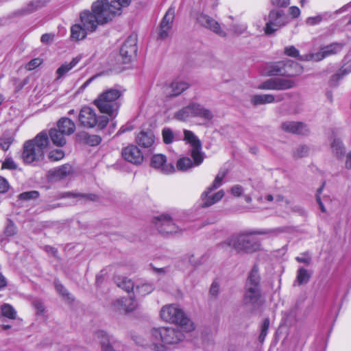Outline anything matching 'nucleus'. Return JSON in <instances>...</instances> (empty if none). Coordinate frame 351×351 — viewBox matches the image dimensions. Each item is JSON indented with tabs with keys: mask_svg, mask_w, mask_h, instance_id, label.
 I'll use <instances>...</instances> for the list:
<instances>
[{
	"mask_svg": "<svg viewBox=\"0 0 351 351\" xmlns=\"http://www.w3.org/2000/svg\"><path fill=\"white\" fill-rule=\"evenodd\" d=\"M130 1H94L90 10L83 12L89 19L90 27L104 25L111 22L116 16L121 14L123 9L129 6Z\"/></svg>",
	"mask_w": 351,
	"mask_h": 351,
	"instance_id": "obj_1",
	"label": "nucleus"
},
{
	"mask_svg": "<svg viewBox=\"0 0 351 351\" xmlns=\"http://www.w3.org/2000/svg\"><path fill=\"white\" fill-rule=\"evenodd\" d=\"M146 337L147 339L141 343L143 346L153 351H167L169 346L183 341L184 335L176 328L167 326L152 328Z\"/></svg>",
	"mask_w": 351,
	"mask_h": 351,
	"instance_id": "obj_2",
	"label": "nucleus"
},
{
	"mask_svg": "<svg viewBox=\"0 0 351 351\" xmlns=\"http://www.w3.org/2000/svg\"><path fill=\"white\" fill-rule=\"evenodd\" d=\"M275 230H246L232 236L225 243L238 252L253 253L261 249L260 242L254 238V235L271 234Z\"/></svg>",
	"mask_w": 351,
	"mask_h": 351,
	"instance_id": "obj_3",
	"label": "nucleus"
},
{
	"mask_svg": "<svg viewBox=\"0 0 351 351\" xmlns=\"http://www.w3.org/2000/svg\"><path fill=\"white\" fill-rule=\"evenodd\" d=\"M48 144V135L45 132H41L33 139L26 141L23 146L21 154L23 161L26 164L41 161L44 158V150Z\"/></svg>",
	"mask_w": 351,
	"mask_h": 351,
	"instance_id": "obj_4",
	"label": "nucleus"
},
{
	"mask_svg": "<svg viewBox=\"0 0 351 351\" xmlns=\"http://www.w3.org/2000/svg\"><path fill=\"white\" fill-rule=\"evenodd\" d=\"M160 316L164 322L178 325L186 332H191L195 328L192 320L176 304L163 306L160 311Z\"/></svg>",
	"mask_w": 351,
	"mask_h": 351,
	"instance_id": "obj_5",
	"label": "nucleus"
},
{
	"mask_svg": "<svg viewBox=\"0 0 351 351\" xmlns=\"http://www.w3.org/2000/svg\"><path fill=\"white\" fill-rule=\"evenodd\" d=\"M121 93L116 88H110L100 93L94 100L93 104L98 110L110 117H115L119 109L117 99L121 97Z\"/></svg>",
	"mask_w": 351,
	"mask_h": 351,
	"instance_id": "obj_6",
	"label": "nucleus"
},
{
	"mask_svg": "<svg viewBox=\"0 0 351 351\" xmlns=\"http://www.w3.org/2000/svg\"><path fill=\"white\" fill-rule=\"evenodd\" d=\"M78 119L80 124L88 128L97 127L99 129H103L109 121L108 117L97 116L95 110L88 106H84L80 110Z\"/></svg>",
	"mask_w": 351,
	"mask_h": 351,
	"instance_id": "obj_7",
	"label": "nucleus"
},
{
	"mask_svg": "<svg viewBox=\"0 0 351 351\" xmlns=\"http://www.w3.org/2000/svg\"><path fill=\"white\" fill-rule=\"evenodd\" d=\"M265 20L266 23L263 30L267 36L274 34L279 29L286 26L289 23L288 17L281 10H271Z\"/></svg>",
	"mask_w": 351,
	"mask_h": 351,
	"instance_id": "obj_8",
	"label": "nucleus"
},
{
	"mask_svg": "<svg viewBox=\"0 0 351 351\" xmlns=\"http://www.w3.org/2000/svg\"><path fill=\"white\" fill-rule=\"evenodd\" d=\"M343 46L342 43H333L324 45L319 48V51L304 55L300 59L303 61L319 62L329 56L339 53L343 50Z\"/></svg>",
	"mask_w": 351,
	"mask_h": 351,
	"instance_id": "obj_9",
	"label": "nucleus"
},
{
	"mask_svg": "<svg viewBox=\"0 0 351 351\" xmlns=\"http://www.w3.org/2000/svg\"><path fill=\"white\" fill-rule=\"evenodd\" d=\"M86 15L83 11L80 14V24H75L71 27V38L72 40H82L86 38L88 34H91L97 31L95 27H90L88 23L89 19H86Z\"/></svg>",
	"mask_w": 351,
	"mask_h": 351,
	"instance_id": "obj_10",
	"label": "nucleus"
},
{
	"mask_svg": "<svg viewBox=\"0 0 351 351\" xmlns=\"http://www.w3.org/2000/svg\"><path fill=\"white\" fill-rule=\"evenodd\" d=\"M174 19L175 7L171 6L165 12L156 29V38L158 39L165 40L171 36Z\"/></svg>",
	"mask_w": 351,
	"mask_h": 351,
	"instance_id": "obj_11",
	"label": "nucleus"
},
{
	"mask_svg": "<svg viewBox=\"0 0 351 351\" xmlns=\"http://www.w3.org/2000/svg\"><path fill=\"white\" fill-rule=\"evenodd\" d=\"M183 140L192 147L191 156L195 166L199 165L204 160L203 154L201 152L202 143L198 137L191 130H184Z\"/></svg>",
	"mask_w": 351,
	"mask_h": 351,
	"instance_id": "obj_12",
	"label": "nucleus"
},
{
	"mask_svg": "<svg viewBox=\"0 0 351 351\" xmlns=\"http://www.w3.org/2000/svg\"><path fill=\"white\" fill-rule=\"evenodd\" d=\"M196 21L203 27L211 31L220 37L227 36V32L222 25L215 19L203 12L197 13L195 16Z\"/></svg>",
	"mask_w": 351,
	"mask_h": 351,
	"instance_id": "obj_13",
	"label": "nucleus"
},
{
	"mask_svg": "<svg viewBox=\"0 0 351 351\" xmlns=\"http://www.w3.org/2000/svg\"><path fill=\"white\" fill-rule=\"evenodd\" d=\"M154 223L159 232L162 234H176L180 231V228L167 215H162L154 219Z\"/></svg>",
	"mask_w": 351,
	"mask_h": 351,
	"instance_id": "obj_14",
	"label": "nucleus"
},
{
	"mask_svg": "<svg viewBox=\"0 0 351 351\" xmlns=\"http://www.w3.org/2000/svg\"><path fill=\"white\" fill-rule=\"evenodd\" d=\"M136 51V38L132 37L128 38L120 49V56L123 63L127 64L132 62L135 58Z\"/></svg>",
	"mask_w": 351,
	"mask_h": 351,
	"instance_id": "obj_15",
	"label": "nucleus"
},
{
	"mask_svg": "<svg viewBox=\"0 0 351 351\" xmlns=\"http://www.w3.org/2000/svg\"><path fill=\"white\" fill-rule=\"evenodd\" d=\"M151 165L160 173L169 175L175 172V167L172 163L167 162L166 156L163 154H155L151 160Z\"/></svg>",
	"mask_w": 351,
	"mask_h": 351,
	"instance_id": "obj_16",
	"label": "nucleus"
},
{
	"mask_svg": "<svg viewBox=\"0 0 351 351\" xmlns=\"http://www.w3.org/2000/svg\"><path fill=\"white\" fill-rule=\"evenodd\" d=\"M121 155L124 160L134 165L141 164L144 158L141 151L134 145L123 148Z\"/></svg>",
	"mask_w": 351,
	"mask_h": 351,
	"instance_id": "obj_17",
	"label": "nucleus"
},
{
	"mask_svg": "<svg viewBox=\"0 0 351 351\" xmlns=\"http://www.w3.org/2000/svg\"><path fill=\"white\" fill-rule=\"evenodd\" d=\"M215 190L207 187L201 195V206L207 208L220 201L224 196V191L219 190L213 193Z\"/></svg>",
	"mask_w": 351,
	"mask_h": 351,
	"instance_id": "obj_18",
	"label": "nucleus"
},
{
	"mask_svg": "<svg viewBox=\"0 0 351 351\" xmlns=\"http://www.w3.org/2000/svg\"><path fill=\"white\" fill-rule=\"evenodd\" d=\"M250 184L247 183L237 184L232 186L230 193L235 197H243L245 203L250 204L252 202V190H250Z\"/></svg>",
	"mask_w": 351,
	"mask_h": 351,
	"instance_id": "obj_19",
	"label": "nucleus"
},
{
	"mask_svg": "<svg viewBox=\"0 0 351 351\" xmlns=\"http://www.w3.org/2000/svg\"><path fill=\"white\" fill-rule=\"evenodd\" d=\"M283 99L284 95L281 94L276 96L272 94H256L250 97V102L254 106L278 103Z\"/></svg>",
	"mask_w": 351,
	"mask_h": 351,
	"instance_id": "obj_20",
	"label": "nucleus"
},
{
	"mask_svg": "<svg viewBox=\"0 0 351 351\" xmlns=\"http://www.w3.org/2000/svg\"><path fill=\"white\" fill-rule=\"evenodd\" d=\"M281 129L292 134L306 135L308 133L309 130L307 125L300 121H286L282 123Z\"/></svg>",
	"mask_w": 351,
	"mask_h": 351,
	"instance_id": "obj_21",
	"label": "nucleus"
},
{
	"mask_svg": "<svg viewBox=\"0 0 351 351\" xmlns=\"http://www.w3.org/2000/svg\"><path fill=\"white\" fill-rule=\"evenodd\" d=\"M189 88V84L182 81L173 82L162 88L164 95L167 97H176L180 95Z\"/></svg>",
	"mask_w": 351,
	"mask_h": 351,
	"instance_id": "obj_22",
	"label": "nucleus"
},
{
	"mask_svg": "<svg viewBox=\"0 0 351 351\" xmlns=\"http://www.w3.org/2000/svg\"><path fill=\"white\" fill-rule=\"evenodd\" d=\"M116 310L119 312H131L134 311L138 304L134 298H121L117 300L113 304Z\"/></svg>",
	"mask_w": 351,
	"mask_h": 351,
	"instance_id": "obj_23",
	"label": "nucleus"
},
{
	"mask_svg": "<svg viewBox=\"0 0 351 351\" xmlns=\"http://www.w3.org/2000/svg\"><path fill=\"white\" fill-rule=\"evenodd\" d=\"M264 199L267 202H274L279 207L284 209L287 213L293 210L291 201L281 195H276L274 196L271 194H267L265 195Z\"/></svg>",
	"mask_w": 351,
	"mask_h": 351,
	"instance_id": "obj_24",
	"label": "nucleus"
},
{
	"mask_svg": "<svg viewBox=\"0 0 351 351\" xmlns=\"http://www.w3.org/2000/svg\"><path fill=\"white\" fill-rule=\"evenodd\" d=\"M135 141L142 147L149 148L155 142V136L152 130H142L136 134Z\"/></svg>",
	"mask_w": 351,
	"mask_h": 351,
	"instance_id": "obj_25",
	"label": "nucleus"
},
{
	"mask_svg": "<svg viewBox=\"0 0 351 351\" xmlns=\"http://www.w3.org/2000/svg\"><path fill=\"white\" fill-rule=\"evenodd\" d=\"M261 298L260 286L245 285V302L255 304Z\"/></svg>",
	"mask_w": 351,
	"mask_h": 351,
	"instance_id": "obj_26",
	"label": "nucleus"
},
{
	"mask_svg": "<svg viewBox=\"0 0 351 351\" xmlns=\"http://www.w3.org/2000/svg\"><path fill=\"white\" fill-rule=\"evenodd\" d=\"M81 58L77 56L72 59L70 62H64L57 70L56 78L58 81L62 77L65 76L70 71H71L80 61Z\"/></svg>",
	"mask_w": 351,
	"mask_h": 351,
	"instance_id": "obj_27",
	"label": "nucleus"
},
{
	"mask_svg": "<svg viewBox=\"0 0 351 351\" xmlns=\"http://www.w3.org/2000/svg\"><path fill=\"white\" fill-rule=\"evenodd\" d=\"M114 281L117 287L128 293L134 292L135 283L128 278L120 275L114 277Z\"/></svg>",
	"mask_w": 351,
	"mask_h": 351,
	"instance_id": "obj_28",
	"label": "nucleus"
},
{
	"mask_svg": "<svg viewBox=\"0 0 351 351\" xmlns=\"http://www.w3.org/2000/svg\"><path fill=\"white\" fill-rule=\"evenodd\" d=\"M154 290V285L149 282H136L134 293L137 296H145L150 294Z\"/></svg>",
	"mask_w": 351,
	"mask_h": 351,
	"instance_id": "obj_29",
	"label": "nucleus"
},
{
	"mask_svg": "<svg viewBox=\"0 0 351 351\" xmlns=\"http://www.w3.org/2000/svg\"><path fill=\"white\" fill-rule=\"evenodd\" d=\"M284 75L294 77L299 75L303 71L302 66L293 60H287L285 64Z\"/></svg>",
	"mask_w": 351,
	"mask_h": 351,
	"instance_id": "obj_30",
	"label": "nucleus"
},
{
	"mask_svg": "<svg viewBox=\"0 0 351 351\" xmlns=\"http://www.w3.org/2000/svg\"><path fill=\"white\" fill-rule=\"evenodd\" d=\"M58 128L66 135H71L75 131V124L66 117L61 118L57 124Z\"/></svg>",
	"mask_w": 351,
	"mask_h": 351,
	"instance_id": "obj_31",
	"label": "nucleus"
},
{
	"mask_svg": "<svg viewBox=\"0 0 351 351\" xmlns=\"http://www.w3.org/2000/svg\"><path fill=\"white\" fill-rule=\"evenodd\" d=\"M193 117H199L206 121H210L213 117L212 112L199 104L192 103Z\"/></svg>",
	"mask_w": 351,
	"mask_h": 351,
	"instance_id": "obj_32",
	"label": "nucleus"
},
{
	"mask_svg": "<svg viewBox=\"0 0 351 351\" xmlns=\"http://www.w3.org/2000/svg\"><path fill=\"white\" fill-rule=\"evenodd\" d=\"M49 135L53 143L56 146L62 147L66 144V141L64 137L66 134H63L58 128L51 129Z\"/></svg>",
	"mask_w": 351,
	"mask_h": 351,
	"instance_id": "obj_33",
	"label": "nucleus"
},
{
	"mask_svg": "<svg viewBox=\"0 0 351 351\" xmlns=\"http://www.w3.org/2000/svg\"><path fill=\"white\" fill-rule=\"evenodd\" d=\"M276 90H283L292 88L295 86V82L292 79L282 77L275 78Z\"/></svg>",
	"mask_w": 351,
	"mask_h": 351,
	"instance_id": "obj_34",
	"label": "nucleus"
},
{
	"mask_svg": "<svg viewBox=\"0 0 351 351\" xmlns=\"http://www.w3.org/2000/svg\"><path fill=\"white\" fill-rule=\"evenodd\" d=\"M331 152L337 158H342L345 154V147L339 138H333L330 144Z\"/></svg>",
	"mask_w": 351,
	"mask_h": 351,
	"instance_id": "obj_35",
	"label": "nucleus"
},
{
	"mask_svg": "<svg viewBox=\"0 0 351 351\" xmlns=\"http://www.w3.org/2000/svg\"><path fill=\"white\" fill-rule=\"evenodd\" d=\"M192 103L175 113V118L181 121H185L193 117Z\"/></svg>",
	"mask_w": 351,
	"mask_h": 351,
	"instance_id": "obj_36",
	"label": "nucleus"
},
{
	"mask_svg": "<svg viewBox=\"0 0 351 351\" xmlns=\"http://www.w3.org/2000/svg\"><path fill=\"white\" fill-rule=\"evenodd\" d=\"M100 344L101 351H117L115 342L111 341L108 335L101 336Z\"/></svg>",
	"mask_w": 351,
	"mask_h": 351,
	"instance_id": "obj_37",
	"label": "nucleus"
},
{
	"mask_svg": "<svg viewBox=\"0 0 351 351\" xmlns=\"http://www.w3.org/2000/svg\"><path fill=\"white\" fill-rule=\"evenodd\" d=\"M71 171V167L69 165H64L54 169L53 171V176L56 179L61 180L69 175Z\"/></svg>",
	"mask_w": 351,
	"mask_h": 351,
	"instance_id": "obj_38",
	"label": "nucleus"
},
{
	"mask_svg": "<svg viewBox=\"0 0 351 351\" xmlns=\"http://www.w3.org/2000/svg\"><path fill=\"white\" fill-rule=\"evenodd\" d=\"M245 285L260 286V276L256 265H254L252 269Z\"/></svg>",
	"mask_w": 351,
	"mask_h": 351,
	"instance_id": "obj_39",
	"label": "nucleus"
},
{
	"mask_svg": "<svg viewBox=\"0 0 351 351\" xmlns=\"http://www.w3.org/2000/svg\"><path fill=\"white\" fill-rule=\"evenodd\" d=\"M247 25L246 23L238 22L233 23L230 27V32L234 35L239 36L247 32Z\"/></svg>",
	"mask_w": 351,
	"mask_h": 351,
	"instance_id": "obj_40",
	"label": "nucleus"
},
{
	"mask_svg": "<svg viewBox=\"0 0 351 351\" xmlns=\"http://www.w3.org/2000/svg\"><path fill=\"white\" fill-rule=\"evenodd\" d=\"M311 274L306 269L300 267L298 270L296 282L299 285L306 284L310 279Z\"/></svg>",
	"mask_w": 351,
	"mask_h": 351,
	"instance_id": "obj_41",
	"label": "nucleus"
},
{
	"mask_svg": "<svg viewBox=\"0 0 351 351\" xmlns=\"http://www.w3.org/2000/svg\"><path fill=\"white\" fill-rule=\"evenodd\" d=\"M193 165H195V162L193 163L189 158L183 157L177 161L176 167L179 171H185L191 168Z\"/></svg>",
	"mask_w": 351,
	"mask_h": 351,
	"instance_id": "obj_42",
	"label": "nucleus"
},
{
	"mask_svg": "<svg viewBox=\"0 0 351 351\" xmlns=\"http://www.w3.org/2000/svg\"><path fill=\"white\" fill-rule=\"evenodd\" d=\"M285 62H278L271 66L269 71L270 75H284Z\"/></svg>",
	"mask_w": 351,
	"mask_h": 351,
	"instance_id": "obj_43",
	"label": "nucleus"
},
{
	"mask_svg": "<svg viewBox=\"0 0 351 351\" xmlns=\"http://www.w3.org/2000/svg\"><path fill=\"white\" fill-rule=\"evenodd\" d=\"M310 149L307 145H301L297 147L293 151V157L301 158L308 156Z\"/></svg>",
	"mask_w": 351,
	"mask_h": 351,
	"instance_id": "obj_44",
	"label": "nucleus"
},
{
	"mask_svg": "<svg viewBox=\"0 0 351 351\" xmlns=\"http://www.w3.org/2000/svg\"><path fill=\"white\" fill-rule=\"evenodd\" d=\"M14 141V137L10 134H3L0 138V147L3 150H8Z\"/></svg>",
	"mask_w": 351,
	"mask_h": 351,
	"instance_id": "obj_45",
	"label": "nucleus"
},
{
	"mask_svg": "<svg viewBox=\"0 0 351 351\" xmlns=\"http://www.w3.org/2000/svg\"><path fill=\"white\" fill-rule=\"evenodd\" d=\"M226 176V171L225 170H221L219 171L217 175L216 176L213 184L209 186V188H211L214 190H216L219 187H220L222 184V180Z\"/></svg>",
	"mask_w": 351,
	"mask_h": 351,
	"instance_id": "obj_46",
	"label": "nucleus"
},
{
	"mask_svg": "<svg viewBox=\"0 0 351 351\" xmlns=\"http://www.w3.org/2000/svg\"><path fill=\"white\" fill-rule=\"evenodd\" d=\"M2 315L9 319H15L16 316V312L14 308L10 304H4L1 307Z\"/></svg>",
	"mask_w": 351,
	"mask_h": 351,
	"instance_id": "obj_47",
	"label": "nucleus"
},
{
	"mask_svg": "<svg viewBox=\"0 0 351 351\" xmlns=\"http://www.w3.org/2000/svg\"><path fill=\"white\" fill-rule=\"evenodd\" d=\"M162 135L165 144H170L174 140V134L170 128H164L162 131Z\"/></svg>",
	"mask_w": 351,
	"mask_h": 351,
	"instance_id": "obj_48",
	"label": "nucleus"
},
{
	"mask_svg": "<svg viewBox=\"0 0 351 351\" xmlns=\"http://www.w3.org/2000/svg\"><path fill=\"white\" fill-rule=\"evenodd\" d=\"M64 156V152L61 149L51 150L48 154L49 158L52 161H58L62 159Z\"/></svg>",
	"mask_w": 351,
	"mask_h": 351,
	"instance_id": "obj_49",
	"label": "nucleus"
},
{
	"mask_svg": "<svg viewBox=\"0 0 351 351\" xmlns=\"http://www.w3.org/2000/svg\"><path fill=\"white\" fill-rule=\"evenodd\" d=\"M275 84V78H271L260 84L257 88L259 90H276Z\"/></svg>",
	"mask_w": 351,
	"mask_h": 351,
	"instance_id": "obj_50",
	"label": "nucleus"
},
{
	"mask_svg": "<svg viewBox=\"0 0 351 351\" xmlns=\"http://www.w3.org/2000/svg\"><path fill=\"white\" fill-rule=\"evenodd\" d=\"M269 326V321L268 319H265L261 326V331L259 335L258 339L260 342H263L268 332Z\"/></svg>",
	"mask_w": 351,
	"mask_h": 351,
	"instance_id": "obj_51",
	"label": "nucleus"
},
{
	"mask_svg": "<svg viewBox=\"0 0 351 351\" xmlns=\"http://www.w3.org/2000/svg\"><path fill=\"white\" fill-rule=\"evenodd\" d=\"M295 260L299 263H302L306 265H308L311 263L312 258L311 255L309 253L306 252L304 254H301L300 256L295 257Z\"/></svg>",
	"mask_w": 351,
	"mask_h": 351,
	"instance_id": "obj_52",
	"label": "nucleus"
},
{
	"mask_svg": "<svg viewBox=\"0 0 351 351\" xmlns=\"http://www.w3.org/2000/svg\"><path fill=\"white\" fill-rule=\"evenodd\" d=\"M322 19L323 18L322 15L310 16L305 20V23L308 26H314L319 24L322 22Z\"/></svg>",
	"mask_w": 351,
	"mask_h": 351,
	"instance_id": "obj_53",
	"label": "nucleus"
},
{
	"mask_svg": "<svg viewBox=\"0 0 351 351\" xmlns=\"http://www.w3.org/2000/svg\"><path fill=\"white\" fill-rule=\"evenodd\" d=\"M17 168V165L12 158H6L2 164V169L14 170Z\"/></svg>",
	"mask_w": 351,
	"mask_h": 351,
	"instance_id": "obj_54",
	"label": "nucleus"
},
{
	"mask_svg": "<svg viewBox=\"0 0 351 351\" xmlns=\"http://www.w3.org/2000/svg\"><path fill=\"white\" fill-rule=\"evenodd\" d=\"M345 64L342 67V70L344 73H349L351 71V50L344 58Z\"/></svg>",
	"mask_w": 351,
	"mask_h": 351,
	"instance_id": "obj_55",
	"label": "nucleus"
},
{
	"mask_svg": "<svg viewBox=\"0 0 351 351\" xmlns=\"http://www.w3.org/2000/svg\"><path fill=\"white\" fill-rule=\"evenodd\" d=\"M56 289L58 293H60L63 298H66L67 300H72L69 297V294L67 292V290L63 287V285L59 282H56L55 284Z\"/></svg>",
	"mask_w": 351,
	"mask_h": 351,
	"instance_id": "obj_56",
	"label": "nucleus"
},
{
	"mask_svg": "<svg viewBox=\"0 0 351 351\" xmlns=\"http://www.w3.org/2000/svg\"><path fill=\"white\" fill-rule=\"evenodd\" d=\"M38 197V193L36 191L25 192L19 195V198L21 199H30Z\"/></svg>",
	"mask_w": 351,
	"mask_h": 351,
	"instance_id": "obj_57",
	"label": "nucleus"
},
{
	"mask_svg": "<svg viewBox=\"0 0 351 351\" xmlns=\"http://www.w3.org/2000/svg\"><path fill=\"white\" fill-rule=\"evenodd\" d=\"M4 232L5 235L8 237L14 235L16 232V226L13 223L9 222L5 227Z\"/></svg>",
	"mask_w": 351,
	"mask_h": 351,
	"instance_id": "obj_58",
	"label": "nucleus"
},
{
	"mask_svg": "<svg viewBox=\"0 0 351 351\" xmlns=\"http://www.w3.org/2000/svg\"><path fill=\"white\" fill-rule=\"evenodd\" d=\"M286 55L291 57H298L299 51L293 46H289L285 48Z\"/></svg>",
	"mask_w": 351,
	"mask_h": 351,
	"instance_id": "obj_59",
	"label": "nucleus"
},
{
	"mask_svg": "<svg viewBox=\"0 0 351 351\" xmlns=\"http://www.w3.org/2000/svg\"><path fill=\"white\" fill-rule=\"evenodd\" d=\"M42 62L40 58H34L29 62L26 66V69L29 71L33 70L40 65Z\"/></svg>",
	"mask_w": 351,
	"mask_h": 351,
	"instance_id": "obj_60",
	"label": "nucleus"
},
{
	"mask_svg": "<svg viewBox=\"0 0 351 351\" xmlns=\"http://www.w3.org/2000/svg\"><path fill=\"white\" fill-rule=\"evenodd\" d=\"M10 188V184L7 180L0 176V193H6Z\"/></svg>",
	"mask_w": 351,
	"mask_h": 351,
	"instance_id": "obj_61",
	"label": "nucleus"
},
{
	"mask_svg": "<svg viewBox=\"0 0 351 351\" xmlns=\"http://www.w3.org/2000/svg\"><path fill=\"white\" fill-rule=\"evenodd\" d=\"M54 38V34H44L40 38V41L44 44H49L53 41Z\"/></svg>",
	"mask_w": 351,
	"mask_h": 351,
	"instance_id": "obj_62",
	"label": "nucleus"
},
{
	"mask_svg": "<svg viewBox=\"0 0 351 351\" xmlns=\"http://www.w3.org/2000/svg\"><path fill=\"white\" fill-rule=\"evenodd\" d=\"M288 13L292 19H296L300 15V10L296 6H291L289 8Z\"/></svg>",
	"mask_w": 351,
	"mask_h": 351,
	"instance_id": "obj_63",
	"label": "nucleus"
},
{
	"mask_svg": "<svg viewBox=\"0 0 351 351\" xmlns=\"http://www.w3.org/2000/svg\"><path fill=\"white\" fill-rule=\"evenodd\" d=\"M34 306L37 311L38 314H43L45 311V306L42 302L36 300L34 302Z\"/></svg>",
	"mask_w": 351,
	"mask_h": 351,
	"instance_id": "obj_64",
	"label": "nucleus"
}]
</instances>
